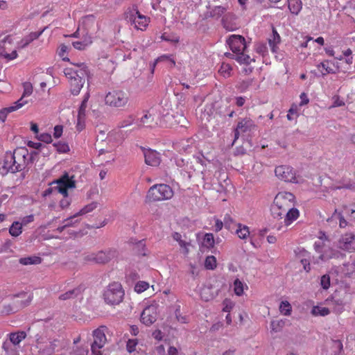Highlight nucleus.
I'll use <instances>...</instances> for the list:
<instances>
[{"instance_id":"1","label":"nucleus","mask_w":355,"mask_h":355,"mask_svg":"<svg viewBox=\"0 0 355 355\" xmlns=\"http://www.w3.org/2000/svg\"><path fill=\"white\" fill-rule=\"evenodd\" d=\"M33 155L26 147H19L13 152H6L0 157V173H16L24 170L32 161Z\"/></svg>"},{"instance_id":"2","label":"nucleus","mask_w":355,"mask_h":355,"mask_svg":"<svg viewBox=\"0 0 355 355\" xmlns=\"http://www.w3.org/2000/svg\"><path fill=\"white\" fill-rule=\"evenodd\" d=\"M227 44L232 53H226L225 55L234 59L240 64H249L254 61L247 54V44L245 38L239 35H232L227 40Z\"/></svg>"},{"instance_id":"3","label":"nucleus","mask_w":355,"mask_h":355,"mask_svg":"<svg viewBox=\"0 0 355 355\" xmlns=\"http://www.w3.org/2000/svg\"><path fill=\"white\" fill-rule=\"evenodd\" d=\"M76 187L73 176L69 177L67 173L63 174L60 178L52 182L50 187L44 191V196L50 195L53 192L61 193L64 198L60 200V206L62 209L67 208L71 204V201L67 198L68 189H73Z\"/></svg>"},{"instance_id":"4","label":"nucleus","mask_w":355,"mask_h":355,"mask_svg":"<svg viewBox=\"0 0 355 355\" xmlns=\"http://www.w3.org/2000/svg\"><path fill=\"white\" fill-rule=\"evenodd\" d=\"M320 234L318 240L314 243V249L319 254L318 259L322 261L333 259H343L345 254L331 248V241L324 233L320 232Z\"/></svg>"},{"instance_id":"5","label":"nucleus","mask_w":355,"mask_h":355,"mask_svg":"<svg viewBox=\"0 0 355 355\" xmlns=\"http://www.w3.org/2000/svg\"><path fill=\"white\" fill-rule=\"evenodd\" d=\"M87 67L83 63L74 64L64 69V74L69 80L70 89L73 95H78L87 76Z\"/></svg>"},{"instance_id":"6","label":"nucleus","mask_w":355,"mask_h":355,"mask_svg":"<svg viewBox=\"0 0 355 355\" xmlns=\"http://www.w3.org/2000/svg\"><path fill=\"white\" fill-rule=\"evenodd\" d=\"M295 196L288 191H280L275 197L270 207L271 214L274 218L282 219L286 210L294 207Z\"/></svg>"},{"instance_id":"7","label":"nucleus","mask_w":355,"mask_h":355,"mask_svg":"<svg viewBox=\"0 0 355 355\" xmlns=\"http://www.w3.org/2000/svg\"><path fill=\"white\" fill-rule=\"evenodd\" d=\"M173 196L172 188L165 184H154L150 187L146 194V200L157 202L171 199Z\"/></svg>"},{"instance_id":"8","label":"nucleus","mask_w":355,"mask_h":355,"mask_svg":"<svg viewBox=\"0 0 355 355\" xmlns=\"http://www.w3.org/2000/svg\"><path fill=\"white\" fill-rule=\"evenodd\" d=\"M33 300L31 294L21 293L14 296V300L9 304L3 305L1 313L9 315L17 312L20 309L28 306Z\"/></svg>"},{"instance_id":"9","label":"nucleus","mask_w":355,"mask_h":355,"mask_svg":"<svg viewBox=\"0 0 355 355\" xmlns=\"http://www.w3.org/2000/svg\"><path fill=\"white\" fill-rule=\"evenodd\" d=\"M124 291L121 285L118 282H113L107 287L103 293L105 302L111 305L119 304L122 302Z\"/></svg>"},{"instance_id":"10","label":"nucleus","mask_w":355,"mask_h":355,"mask_svg":"<svg viewBox=\"0 0 355 355\" xmlns=\"http://www.w3.org/2000/svg\"><path fill=\"white\" fill-rule=\"evenodd\" d=\"M129 101V94L121 89L112 90L107 93L105 97V104L119 108L126 106Z\"/></svg>"},{"instance_id":"11","label":"nucleus","mask_w":355,"mask_h":355,"mask_svg":"<svg viewBox=\"0 0 355 355\" xmlns=\"http://www.w3.org/2000/svg\"><path fill=\"white\" fill-rule=\"evenodd\" d=\"M275 173L277 178L282 181L300 183L302 179L296 175L295 171L290 166L281 165L275 168Z\"/></svg>"},{"instance_id":"12","label":"nucleus","mask_w":355,"mask_h":355,"mask_svg":"<svg viewBox=\"0 0 355 355\" xmlns=\"http://www.w3.org/2000/svg\"><path fill=\"white\" fill-rule=\"evenodd\" d=\"M256 128V124L254 121L250 118L245 117L243 119H241L236 125V127L234 130V140L239 139L241 135L243 134H250L253 132ZM234 143V142H233ZM234 144H232L233 145Z\"/></svg>"},{"instance_id":"13","label":"nucleus","mask_w":355,"mask_h":355,"mask_svg":"<svg viewBox=\"0 0 355 355\" xmlns=\"http://www.w3.org/2000/svg\"><path fill=\"white\" fill-rule=\"evenodd\" d=\"M127 18L132 22L135 28L144 31L148 26L149 18L141 15L137 8H133L127 14Z\"/></svg>"},{"instance_id":"14","label":"nucleus","mask_w":355,"mask_h":355,"mask_svg":"<svg viewBox=\"0 0 355 355\" xmlns=\"http://www.w3.org/2000/svg\"><path fill=\"white\" fill-rule=\"evenodd\" d=\"M115 255V250L107 249L100 250L96 253H90L85 257V260L96 263H105L110 261Z\"/></svg>"},{"instance_id":"15","label":"nucleus","mask_w":355,"mask_h":355,"mask_svg":"<svg viewBox=\"0 0 355 355\" xmlns=\"http://www.w3.org/2000/svg\"><path fill=\"white\" fill-rule=\"evenodd\" d=\"M159 119L153 110L145 112L144 114L137 121L138 128L142 127L153 128L159 124Z\"/></svg>"},{"instance_id":"16","label":"nucleus","mask_w":355,"mask_h":355,"mask_svg":"<svg viewBox=\"0 0 355 355\" xmlns=\"http://www.w3.org/2000/svg\"><path fill=\"white\" fill-rule=\"evenodd\" d=\"M94 342L92 344L91 349L94 355H102L101 349L106 342V336L101 329H96L93 331Z\"/></svg>"},{"instance_id":"17","label":"nucleus","mask_w":355,"mask_h":355,"mask_svg":"<svg viewBox=\"0 0 355 355\" xmlns=\"http://www.w3.org/2000/svg\"><path fill=\"white\" fill-rule=\"evenodd\" d=\"M157 318V307L156 305H150L146 307L141 314V321L146 326L154 323Z\"/></svg>"},{"instance_id":"18","label":"nucleus","mask_w":355,"mask_h":355,"mask_svg":"<svg viewBox=\"0 0 355 355\" xmlns=\"http://www.w3.org/2000/svg\"><path fill=\"white\" fill-rule=\"evenodd\" d=\"M338 245L340 249L355 251V235L352 233L343 235L340 238Z\"/></svg>"},{"instance_id":"19","label":"nucleus","mask_w":355,"mask_h":355,"mask_svg":"<svg viewBox=\"0 0 355 355\" xmlns=\"http://www.w3.org/2000/svg\"><path fill=\"white\" fill-rule=\"evenodd\" d=\"M123 139L124 137L121 131L119 130L117 132H110L107 136V140L108 141L112 142V146L110 149H100L99 155H101L106 152H110L112 148H116Z\"/></svg>"},{"instance_id":"20","label":"nucleus","mask_w":355,"mask_h":355,"mask_svg":"<svg viewBox=\"0 0 355 355\" xmlns=\"http://www.w3.org/2000/svg\"><path fill=\"white\" fill-rule=\"evenodd\" d=\"M204 156L203 155H199L195 157V159L196 161V163L200 165L199 168H196L194 167V165L187 163L185 168L184 172L187 174V176L189 178H191L192 176L194 175V173L196 171H198L201 173H203V168L204 166L206 165L205 162L204 161Z\"/></svg>"},{"instance_id":"21","label":"nucleus","mask_w":355,"mask_h":355,"mask_svg":"<svg viewBox=\"0 0 355 355\" xmlns=\"http://www.w3.org/2000/svg\"><path fill=\"white\" fill-rule=\"evenodd\" d=\"M172 238L178 243L181 252L184 254H187L189 252V248L191 245V242L187 236L178 232H174L172 234Z\"/></svg>"},{"instance_id":"22","label":"nucleus","mask_w":355,"mask_h":355,"mask_svg":"<svg viewBox=\"0 0 355 355\" xmlns=\"http://www.w3.org/2000/svg\"><path fill=\"white\" fill-rule=\"evenodd\" d=\"M81 26L88 32L92 33L98 29L96 18L93 15L85 16L81 19Z\"/></svg>"},{"instance_id":"23","label":"nucleus","mask_w":355,"mask_h":355,"mask_svg":"<svg viewBox=\"0 0 355 355\" xmlns=\"http://www.w3.org/2000/svg\"><path fill=\"white\" fill-rule=\"evenodd\" d=\"M145 157V162L146 164L157 166L160 163V157L159 154L152 150H148L144 153Z\"/></svg>"},{"instance_id":"24","label":"nucleus","mask_w":355,"mask_h":355,"mask_svg":"<svg viewBox=\"0 0 355 355\" xmlns=\"http://www.w3.org/2000/svg\"><path fill=\"white\" fill-rule=\"evenodd\" d=\"M283 216H284V225L286 226H289L292 223H293L299 218L300 211L297 209L295 208L294 207H291L290 209L286 210V213Z\"/></svg>"},{"instance_id":"25","label":"nucleus","mask_w":355,"mask_h":355,"mask_svg":"<svg viewBox=\"0 0 355 355\" xmlns=\"http://www.w3.org/2000/svg\"><path fill=\"white\" fill-rule=\"evenodd\" d=\"M23 101L22 100H18L16 102L13 103L12 105H10L9 107H5L0 110V121H4L6 118L8 113L12 112L14 111H16L21 107H23Z\"/></svg>"},{"instance_id":"26","label":"nucleus","mask_w":355,"mask_h":355,"mask_svg":"<svg viewBox=\"0 0 355 355\" xmlns=\"http://www.w3.org/2000/svg\"><path fill=\"white\" fill-rule=\"evenodd\" d=\"M43 31L44 29L38 32H32L28 35L25 36L20 40V42H19L18 47L20 49L26 47L31 42L37 39L42 34Z\"/></svg>"},{"instance_id":"27","label":"nucleus","mask_w":355,"mask_h":355,"mask_svg":"<svg viewBox=\"0 0 355 355\" xmlns=\"http://www.w3.org/2000/svg\"><path fill=\"white\" fill-rule=\"evenodd\" d=\"M235 234L239 239L244 241H246L250 237V232L249 227L247 225L241 223H238L236 225Z\"/></svg>"},{"instance_id":"28","label":"nucleus","mask_w":355,"mask_h":355,"mask_svg":"<svg viewBox=\"0 0 355 355\" xmlns=\"http://www.w3.org/2000/svg\"><path fill=\"white\" fill-rule=\"evenodd\" d=\"M330 64H333L334 65V63H333L330 60H325L316 65L318 69L320 71L322 76H324L329 73H336V71L331 67H330Z\"/></svg>"},{"instance_id":"29","label":"nucleus","mask_w":355,"mask_h":355,"mask_svg":"<svg viewBox=\"0 0 355 355\" xmlns=\"http://www.w3.org/2000/svg\"><path fill=\"white\" fill-rule=\"evenodd\" d=\"M281 41L280 36L275 30L272 31V35L268 39V44L270 47L271 51L273 53H277L278 50V45Z\"/></svg>"},{"instance_id":"30","label":"nucleus","mask_w":355,"mask_h":355,"mask_svg":"<svg viewBox=\"0 0 355 355\" xmlns=\"http://www.w3.org/2000/svg\"><path fill=\"white\" fill-rule=\"evenodd\" d=\"M217 294V291L214 292L211 287L207 286L202 288L200 293L201 299L205 302L213 300Z\"/></svg>"},{"instance_id":"31","label":"nucleus","mask_w":355,"mask_h":355,"mask_svg":"<svg viewBox=\"0 0 355 355\" xmlns=\"http://www.w3.org/2000/svg\"><path fill=\"white\" fill-rule=\"evenodd\" d=\"M26 333L24 331L10 333L9 334V339L12 344L18 345L26 337Z\"/></svg>"},{"instance_id":"32","label":"nucleus","mask_w":355,"mask_h":355,"mask_svg":"<svg viewBox=\"0 0 355 355\" xmlns=\"http://www.w3.org/2000/svg\"><path fill=\"white\" fill-rule=\"evenodd\" d=\"M290 12L293 15H298L302 8L301 0H287Z\"/></svg>"},{"instance_id":"33","label":"nucleus","mask_w":355,"mask_h":355,"mask_svg":"<svg viewBox=\"0 0 355 355\" xmlns=\"http://www.w3.org/2000/svg\"><path fill=\"white\" fill-rule=\"evenodd\" d=\"M331 313L330 309L325 306H313L311 311V314L314 317L322 316L324 317Z\"/></svg>"},{"instance_id":"34","label":"nucleus","mask_w":355,"mask_h":355,"mask_svg":"<svg viewBox=\"0 0 355 355\" xmlns=\"http://www.w3.org/2000/svg\"><path fill=\"white\" fill-rule=\"evenodd\" d=\"M82 292V288L80 287H77L66 293L60 295L59 296V299L61 300H67L70 299H73L78 296Z\"/></svg>"},{"instance_id":"35","label":"nucleus","mask_w":355,"mask_h":355,"mask_svg":"<svg viewBox=\"0 0 355 355\" xmlns=\"http://www.w3.org/2000/svg\"><path fill=\"white\" fill-rule=\"evenodd\" d=\"M24 92L21 97L19 100L23 101V106L28 103V101L26 98L30 96L33 93V86L31 83L26 82L23 84Z\"/></svg>"},{"instance_id":"36","label":"nucleus","mask_w":355,"mask_h":355,"mask_svg":"<svg viewBox=\"0 0 355 355\" xmlns=\"http://www.w3.org/2000/svg\"><path fill=\"white\" fill-rule=\"evenodd\" d=\"M342 271L345 275H350L355 272V257H351L350 260L343 265Z\"/></svg>"},{"instance_id":"37","label":"nucleus","mask_w":355,"mask_h":355,"mask_svg":"<svg viewBox=\"0 0 355 355\" xmlns=\"http://www.w3.org/2000/svg\"><path fill=\"white\" fill-rule=\"evenodd\" d=\"M92 42L90 36H86L83 41H76L72 43L73 46L78 50H84Z\"/></svg>"},{"instance_id":"38","label":"nucleus","mask_w":355,"mask_h":355,"mask_svg":"<svg viewBox=\"0 0 355 355\" xmlns=\"http://www.w3.org/2000/svg\"><path fill=\"white\" fill-rule=\"evenodd\" d=\"M42 261V259L37 256L23 257L19 260V262L24 266L32 265V264H39Z\"/></svg>"},{"instance_id":"39","label":"nucleus","mask_w":355,"mask_h":355,"mask_svg":"<svg viewBox=\"0 0 355 355\" xmlns=\"http://www.w3.org/2000/svg\"><path fill=\"white\" fill-rule=\"evenodd\" d=\"M97 207V202H93L83 207L79 211L75 214V216H81L90 213Z\"/></svg>"},{"instance_id":"40","label":"nucleus","mask_w":355,"mask_h":355,"mask_svg":"<svg viewBox=\"0 0 355 355\" xmlns=\"http://www.w3.org/2000/svg\"><path fill=\"white\" fill-rule=\"evenodd\" d=\"M89 93H87L85 95V97H84V98L81 103V105L79 107L78 114V116H79V121L82 119H85V112H86V108L87 107V101L89 100Z\"/></svg>"},{"instance_id":"41","label":"nucleus","mask_w":355,"mask_h":355,"mask_svg":"<svg viewBox=\"0 0 355 355\" xmlns=\"http://www.w3.org/2000/svg\"><path fill=\"white\" fill-rule=\"evenodd\" d=\"M280 313L286 316H289L292 312V306L288 301H282L279 304Z\"/></svg>"},{"instance_id":"42","label":"nucleus","mask_w":355,"mask_h":355,"mask_svg":"<svg viewBox=\"0 0 355 355\" xmlns=\"http://www.w3.org/2000/svg\"><path fill=\"white\" fill-rule=\"evenodd\" d=\"M244 286L248 288V286L245 285L239 279H236L233 284L234 291L235 294L238 296H241L243 293Z\"/></svg>"},{"instance_id":"43","label":"nucleus","mask_w":355,"mask_h":355,"mask_svg":"<svg viewBox=\"0 0 355 355\" xmlns=\"http://www.w3.org/2000/svg\"><path fill=\"white\" fill-rule=\"evenodd\" d=\"M22 224L19 222H14L9 229V232L12 236H18L21 234Z\"/></svg>"},{"instance_id":"44","label":"nucleus","mask_w":355,"mask_h":355,"mask_svg":"<svg viewBox=\"0 0 355 355\" xmlns=\"http://www.w3.org/2000/svg\"><path fill=\"white\" fill-rule=\"evenodd\" d=\"M136 118L133 114H130L124 118L119 123L120 128H126L134 123L136 124Z\"/></svg>"},{"instance_id":"45","label":"nucleus","mask_w":355,"mask_h":355,"mask_svg":"<svg viewBox=\"0 0 355 355\" xmlns=\"http://www.w3.org/2000/svg\"><path fill=\"white\" fill-rule=\"evenodd\" d=\"M38 345L40 350H42L44 354H52L55 351V349L57 346V345L55 343L52 342H49L48 343H46V345L44 347H43L40 343H38Z\"/></svg>"},{"instance_id":"46","label":"nucleus","mask_w":355,"mask_h":355,"mask_svg":"<svg viewBox=\"0 0 355 355\" xmlns=\"http://www.w3.org/2000/svg\"><path fill=\"white\" fill-rule=\"evenodd\" d=\"M202 245L207 248H212L214 245V238L211 233H207L205 234Z\"/></svg>"},{"instance_id":"47","label":"nucleus","mask_w":355,"mask_h":355,"mask_svg":"<svg viewBox=\"0 0 355 355\" xmlns=\"http://www.w3.org/2000/svg\"><path fill=\"white\" fill-rule=\"evenodd\" d=\"M252 84V80L246 79L241 81H239L236 85V88L239 90L240 92H244Z\"/></svg>"},{"instance_id":"48","label":"nucleus","mask_w":355,"mask_h":355,"mask_svg":"<svg viewBox=\"0 0 355 355\" xmlns=\"http://www.w3.org/2000/svg\"><path fill=\"white\" fill-rule=\"evenodd\" d=\"M205 267L208 270H214L216 267V259L215 257H207L205 261Z\"/></svg>"},{"instance_id":"49","label":"nucleus","mask_w":355,"mask_h":355,"mask_svg":"<svg viewBox=\"0 0 355 355\" xmlns=\"http://www.w3.org/2000/svg\"><path fill=\"white\" fill-rule=\"evenodd\" d=\"M149 288V284L144 281H139L135 286V291L141 293Z\"/></svg>"},{"instance_id":"50","label":"nucleus","mask_w":355,"mask_h":355,"mask_svg":"<svg viewBox=\"0 0 355 355\" xmlns=\"http://www.w3.org/2000/svg\"><path fill=\"white\" fill-rule=\"evenodd\" d=\"M232 69V67L230 64L223 62L220 67L219 72L223 76L229 77Z\"/></svg>"},{"instance_id":"51","label":"nucleus","mask_w":355,"mask_h":355,"mask_svg":"<svg viewBox=\"0 0 355 355\" xmlns=\"http://www.w3.org/2000/svg\"><path fill=\"white\" fill-rule=\"evenodd\" d=\"M298 116V107L296 105H293L287 114V119L289 121L295 119Z\"/></svg>"},{"instance_id":"52","label":"nucleus","mask_w":355,"mask_h":355,"mask_svg":"<svg viewBox=\"0 0 355 355\" xmlns=\"http://www.w3.org/2000/svg\"><path fill=\"white\" fill-rule=\"evenodd\" d=\"M333 217L334 218L339 220V226L341 228H344L347 225V222L345 219L344 216L340 212H338L337 210H335V212L333 214Z\"/></svg>"},{"instance_id":"53","label":"nucleus","mask_w":355,"mask_h":355,"mask_svg":"<svg viewBox=\"0 0 355 355\" xmlns=\"http://www.w3.org/2000/svg\"><path fill=\"white\" fill-rule=\"evenodd\" d=\"M137 345V339H128V340L126 343V350L129 353H132L136 351V347Z\"/></svg>"},{"instance_id":"54","label":"nucleus","mask_w":355,"mask_h":355,"mask_svg":"<svg viewBox=\"0 0 355 355\" xmlns=\"http://www.w3.org/2000/svg\"><path fill=\"white\" fill-rule=\"evenodd\" d=\"M0 56L6 58L7 60H12L17 58V53L15 50L12 51L10 53H8L6 51L5 49H0Z\"/></svg>"},{"instance_id":"55","label":"nucleus","mask_w":355,"mask_h":355,"mask_svg":"<svg viewBox=\"0 0 355 355\" xmlns=\"http://www.w3.org/2000/svg\"><path fill=\"white\" fill-rule=\"evenodd\" d=\"M68 47L65 44H61L58 50V55L62 58L64 61H69V59L66 56L68 52Z\"/></svg>"},{"instance_id":"56","label":"nucleus","mask_w":355,"mask_h":355,"mask_svg":"<svg viewBox=\"0 0 355 355\" xmlns=\"http://www.w3.org/2000/svg\"><path fill=\"white\" fill-rule=\"evenodd\" d=\"M78 216H75V214L73 215V216H71L70 217L64 219L63 221H62V224L64 225V227L67 228V227H71L73 226L75 223H77L79 222V220L77 219V220H75L73 221V220L75 218H76Z\"/></svg>"},{"instance_id":"57","label":"nucleus","mask_w":355,"mask_h":355,"mask_svg":"<svg viewBox=\"0 0 355 355\" xmlns=\"http://www.w3.org/2000/svg\"><path fill=\"white\" fill-rule=\"evenodd\" d=\"M56 150L59 153H67L69 150V147L66 143L58 142L53 144Z\"/></svg>"},{"instance_id":"58","label":"nucleus","mask_w":355,"mask_h":355,"mask_svg":"<svg viewBox=\"0 0 355 355\" xmlns=\"http://www.w3.org/2000/svg\"><path fill=\"white\" fill-rule=\"evenodd\" d=\"M223 311L224 312H227V313H230L233 307L234 306V303L229 300V299H225L224 301H223Z\"/></svg>"},{"instance_id":"59","label":"nucleus","mask_w":355,"mask_h":355,"mask_svg":"<svg viewBox=\"0 0 355 355\" xmlns=\"http://www.w3.org/2000/svg\"><path fill=\"white\" fill-rule=\"evenodd\" d=\"M320 285L325 290H327L329 288L330 277L328 275H324L323 276H322L321 279H320Z\"/></svg>"},{"instance_id":"60","label":"nucleus","mask_w":355,"mask_h":355,"mask_svg":"<svg viewBox=\"0 0 355 355\" xmlns=\"http://www.w3.org/2000/svg\"><path fill=\"white\" fill-rule=\"evenodd\" d=\"M37 139L44 143L49 144L52 141V137L49 133H41L37 135Z\"/></svg>"},{"instance_id":"61","label":"nucleus","mask_w":355,"mask_h":355,"mask_svg":"<svg viewBox=\"0 0 355 355\" xmlns=\"http://www.w3.org/2000/svg\"><path fill=\"white\" fill-rule=\"evenodd\" d=\"M226 10L227 8L224 6H216L213 9L212 12L214 16L220 17L226 11Z\"/></svg>"},{"instance_id":"62","label":"nucleus","mask_w":355,"mask_h":355,"mask_svg":"<svg viewBox=\"0 0 355 355\" xmlns=\"http://www.w3.org/2000/svg\"><path fill=\"white\" fill-rule=\"evenodd\" d=\"M54 130L53 131V136H54V137L56 138V139H58L62 135L63 127H62V125H55L54 127V130Z\"/></svg>"},{"instance_id":"63","label":"nucleus","mask_w":355,"mask_h":355,"mask_svg":"<svg viewBox=\"0 0 355 355\" xmlns=\"http://www.w3.org/2000/svg\"><path fill=\"white\" fill-rule=\"evenodd\" d=\"M334 99V103L331 106V107H340L345 105V103L343 101H342L339 96H336L333 98Z\"/></svg>"},{"instance_id":"64","label":"nucleus","mask_w":355,"mask_h":355,"mask_svg":"<svg viewBox=\"0 0 355 355\" xmlns=\"http://www.w3.org/2000/svg\"><path fill=\"white\" fill-rule=\"evenodd\" d=\"M300 106H303L309 103V99L305 93H302L300 96Z\"/></svg>"}]
</instances>
